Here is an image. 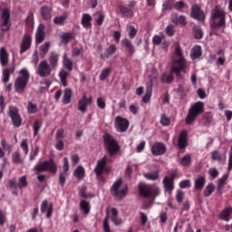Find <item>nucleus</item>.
Listing matches in <instances>:
<instances>
[{"mask_svg":"<svg viewBox=\"0 0 232 232\" xmlns=\"http://www.w3.org/2000/svg\"><path fill=\"white\" fill-rule=\"evenodd\" d=\"M28 186V181L26 180V176H23L18 180V188L23 189V188H26Z\"/></svg>","mask_w":232,"mask_h":232,"instance_id":"obj_57","label":"nucleus"},{"mask_svg":"<svg viewBox=\"0 0 232 232\" xmlns=\"http://www.w3.org/2000/svg\"><path fill=\"white\" fill-rule=\"evenodd\" d=\"M28 113H37V105L34 104L32 102L27 103Z\"/></svg>","mask_w":232,"mask_h":232,"instance_id":"obj_58","label":"nucleus"},{"mask_svg":"<svg viewBox=\"0 0 232 232\" xmlns=\"http://www.w3.org/2000/svg\"><path fill=\"white\" fill-rule=\"evenodd\" d=\"M20 148H22L24 155H28V151H30V149L28 147V140L27 139L22 140V141L20 143Z\"/></svg>","mask_w":232,"mask_h":232,"instance_id":"obj_52","label":"nucleus"},{"mask_svg":"<svg viewBox=\"0 0 232 232\" xmlns=\"http://www.w3.org/2000/svg\"><path fill=\"white\" fill-rule=\"evenodd\" d=\"M49 65L53 70H57L59 66V53L55 52H51L48 57Z\"/></svg>","mask_w":232,"mask_h":232,"instance_id":"obj_21","label":"nucleus"},{"mask_svg":"<svg viewBox=\"0 0 232 232\" xmlns=\"http://www.w3.org/2000/svg\"><path fill=\"white\" fill-rule=\"evenodd\" d=\"M8 115L11 118L14 128H19L23 122L21 115H19V110L15 107H9Z\"/></svg>","mask_w":232,"mask_h":232,"instance_id":"obj_14","label":"nucleus"},{"mask_svg":"<svg viewBox=\"0 0 232 232\" xmlns=\"http://www.w3.org/2000/svg\"><path fill=\"white\" fill-rule=\"evenodd\" d=\"M111 73V68L107 67L103 69L100 74V81H106V77Z\"/></svg>","mask_w":232,"mask_h":232,"instance_id":"obj_54","label":"nucleus"},{"mask_svg":"<svg viewBox=\"0 0 232 232\" xmlns=\"http://www.w3.org/2000/svg\"><path fill=\"white\" fill-rule=\"evenodd\" d=\"M178 146L180 150H184V148L188 146V131L182 130L179 133V136L178 139Z\"/></svg>","mask_w":232,"mask_h":232,"instance_id":"obj_24","label":"nucleus"},{"mask_svg":"<svg viewBox=\"0 0 232 232\" xmlns=\"http://www.w3.org/2000/svg\"><path fill=\"white\" fill-rule=\"evenodd\" d=\"M9 63V55L8 51H6V48L2 47L0 48V64L1 66H8Z\"/></svg>","mask_w":232,"mask_h":232,"instance_id":"obj_28","label":"nucleus"},{"mask_svg":"<svg viewBox=\"0 0 232 232\" xmlns=\"http://www.w3.org/2000/svg\"><path fill=\"white\" fill-rule=\"evenodd\" d=\"M114 128L117 131H120V133H124V131H127L128 128H130V121L128 119L117 116L114 120Z\"/></svg>","mask_w":232,"mask_h":232,"instance_id":"obj_13","label":"nucleus"},{"mask_svg":"<svg viewBox=\"0 0 232 232\" xmlns=\"http://www.w3.org/2000/svg\"><path fill=\"white\" fill-rule=\"evenodd\" d=\"M32 47V35L24 34L20 44V53H24Z\"/></svg>","mask_w":232,"mask_h":232,"instance_id":"obj_19","label":"nucleus"},{"mask_svg":"<svg viewBox=\"0 0 232 232\" xmlns=\"http://www.w3.org/2000/svg\"><path fill=\"white\" fill-rule=\"evenodd\" d=\"M204 112V102H198L190 107L185 119L186 124H193L198 115Z\"/></svg>","mask_w":232,"mask_h":232,"instance_id":"obj_5","label":"nucleus"},{"mask_svg":"<svg viewBox=\"0 0 232 232\" xmlns=\"http://www.w3.org/2000/svg\"><path fill=\"white\" fill-rule=\"evenodd\" d=\"M160 122L162 126H169L171 120L166 114H161Z\"/></svg>","mask_w":232,"mask_h":232,"instance_id":"obj_56","label":"nucleus"},{"mask_svg":"<svg viewBox=\"0 0 232 232\" xmlns=\"http://www.w3.org/2000/svg\"><path fill=\"white\" fill-rule=\"evenodd\" d=\"M213 191H215V185H213L212 183L208 184L205 190H204V196L205 197H211V194L213 193Z\"/></svg>","mask_w":232,"mask_h":232,"instance_id":"obj_53","label":"nucleus"},{"mask_svg":"<svg viewBox=\"0 0 232 232\" xmlns=\"http://www.w3.org/2000/svg\"><path fill=\"white\" fill-rule=\"evenodd\" d=\"M179 188L181 189H186V188H191V180L184 179L179 182Z\"/></svg>","mask_w":232,"mask_h":232,"instance_id":"obj_59","label":"nucleus"},{"mask_svg":"<svg viewBox=\"0 0 232 232\" xmlns=\"http://www.w3.org/2000/svg\"><path fill=\"white\" fill-rule=\"evenodd\" d=\"M173 67H171L170 69V72H162L161 76H160V82H163L164 84H171V82H173V73H175V72L172 71Z\"/></svg>","mask_w":232,"mask_h":232,"instance_id":"obj_27","label":"nucleus"},{"mask_svg":"<svg viewBox=\"0 0 232 232\" xmlns=\"http://www.w3.org/2000/svg\"><path fill=\"white\" fill-rule=\"evenodd\" d=\"M211 28L218 30V28H226V12L222 8L216 6L211 12Z\"/></svg>","mask_w":232,"mask_h":232,"instance_id":"obj_2","label":"nucleus"},{"mask_svg":"<svg viewBox=\"0 0 232 232\" xmlns=\"http://www.w3.org/2000/svg\"><path fill=\"white\" fill-rule=\"evenodd\" d=\"M232 215V208H225L219 215V218H221V220H225V222H229L230 216Z\"/></svg>","mask_w":232,"mask_h":232,"instance_id":"obj_35","label":"nucleus"},{"mask_svg":"<svg viewBox=\"0 0 232 232\" xmlns=\"http://www.w3.org/2000/svg\"><path fill=\"white\" fill-rule=\"evenodd\" d=\"M139 193L143 198L153 197L157 198L160 195V188L157 185H150L144 182L138 184Z\"/></svg>","mask_w":232,"mask_h":232,"instance_id":"obj_4","label":"nucleus"},{"mask_svg":"<svg viewBox=\"0 0 232 232\" xmlns=\"http://www.w3.org/2000/svg\"><path fill=\"white\" fill-rule=\"evenodd\" d=\"M53 70V69L52 68L50 63H48L46 60H44L38 64L36 73L40 77H50V75H52Z\"/></svg>","mask_w":232,"mask_h":232,"instance_id":"obj_10","label":"nucleus"},{"mask_svg":"<svg viewBox=\"0 0 232 232\" xmlns=\"http://www.w3.org/2000/svg\"><path fill=\"white\" fill-rule=\"evenodd\" d=\"M66 19H67L66 14L56 16L55 18H53V23L54 24L63 25L64 24V21H66Z\"/></svg>","mask_w":232,"mask_h":232,"instance_id":"obj_55","label":"nucleus"},{"mask_svg":"<svg viewBox=\"0 0 232 232\" xmlns=\"http://www.w3.org/2000/svg\"><path fill=\"white\" fill-rule=\"evenodd\" d=\"M12 26L10 23V9L1 8L0 6V30L2 32H8Z\"/></svg>","mask_w":232,"mask_h":232,"instance_id":"obj_9","label":"nucleus"},{"mask_svg":"<svg viewBox=\"0 0 232 232\" xmlns=\"http://www.w3.org/2000/svg\"><path fill=\"white\" fill-rule=\"evenodd\" d=\"M190 17H192V19H196V21H200V23H204L206 19V14H204V11L200 9V6L195 5L191 7Z\"/></svg>","mask_w":232,"mask_h":232,"instance_id":"obj_15","label":"nucleus"},{"mask_svg":"<svg viewBox=\"0 0 232 232\" xmlns=\"http://www.w3.org/2000/svg\"><path fill=\"white\" fill-rule=\"evenodd\" d=\"M72 95H73L72 89L67 88L64 90L63 97V104H70V102H72Z\"/></svg>","mask_w":232,"mask_h":232,"instance_id":"obj_36","label":"nucleus"},{"mask_svg":"<svg viewBox=\"0 0 232 232\" xmlns=\"http://www.w3.org/2000/svg\"><path fill=\"white\" fill-rule=\"evenodd\" d=\"M82 24L83 28H86V30L92 28V15L89 14H83L82 16Z\"/></svg>","mask_w":232,"mask_h":232,"instance_id":"obj_33","label":"nucleus"},{"mask_svg":"<svg viewBox=\"0 0 232 232\" xmlns=\"http://www.w3.org/2000/svg\"><path fill=\"white\" fill-rule=\"evenodd\" d=\"M175 54L179 57L178 60H174L172 63V72H175L177 79H183V73H186V59L182 56V49L179 44L175 45Z\"/></svg>","mask_w":232,"mask_h":232,"instance_id":"obj_1","label":"nucleus"},{"mask_svg":"<svg viewBox=\"0 0 232 232\" xmlns=\"http://www.w3.org/2000/svg\"><path fill=\"white\" fill-rule=\"evenodd\" d=\"M41 211L42 213H46V218H50L52 217V213H53V205L50 204L48 206V201L47 200H44L41 204Z\"/></svg>","mask_w":232,"mask_h":232,"instance_id":"obj_26","label":"nucleus"},{"mask_svg":"<svg viewBox=\"0 0 232 232\" xmlns=\"http://www.w3.org/2000/svg\"><path fill=\"white\" fill-rule=\"evenodd\" d=\"M80 209L83 211L84 215H88L90 213V203L86 200L81 201Z\"/></svg>","mask_w":232,"mask_h":232,"instance_id":"obj_49","label":"nucleus"},{"mask_svg":"<svg viewBox=\"0 0 232 232\" xmlns=\"http://www.w3.org/2000/svg\"><path fill=\"white\" fill-rule=\"evenodd\" d=\"M46 34L44 33V25L40 24L37 28L36 34H35V43L36 44H41L43 41H44Z\"/></svg>","mask_w":232,"mask_h":232,"instance_id":"obj_25","label":"nucleus"},{"mask_svg":"<svg viewBox=\"0 0 232 232\" xmlns=\"http://www.w3.org/2000/svg\"><path fill=\"white\" fill-rule=\"evenodd\" d=\"M179 164H180V166H184L185 168L189 166L191 164V155L186 154L184 157L180 158L179 160Z\"/></svg>","mask_w":232,"mask_h":232,"instance_id":"obj_40","label":"nucleus"},{"mask_svg":"<svg viewBox=\"0 0 232 232\" xmlns=\"http://www.w3.org/2000/svg\"><path fill=\"white\" fill-rule=\"evenodd\" d=\"M208 175H210V177L215 179H217V177H218V175H220V172H218V169H217V168H212L208 169Z\"/></svg>","mask_w":232,"mask_h":232,"instance_id":"obj_62","label":"nucleus"},{"mask_svg":"<svg viewBox=\"0 0 232 232\" xmlns=\"http://www.w3.org/2000/svg\"><path fill=\"white\" fill-rule=\"evenodd\" d=\"M34 171L39 175V173H44L49 171L50 173H57V164L53 162V160H45L40 162L34 167Z\"/></svg>","mask_w":232,"mask_h":232,"instance_id":"obj_6","label":"nucleus"},{"mask_svg":"<svg viewBox=\"0 0 232 232\" xmlns=\"http://www.w3.org/2000/svg\"><path fill=\"white\" fill-rule=\"evenodd\" d=\"M151 153L156 156L164 155V153H166V145H164V143L156 142L151 147Z\"/></svg>","mask_w":232,"mask_h":232,"instance_id":"obj_20","label":"nucleus"},{"mask_svg":"<svg viewBox=\"0 0 232 232\" xmlns=\"http://www.w3.org/2000/svg\"><path fill=\"white\" fill-rule=\"evenodd\" d=\"M115 52H117V46L112 44L105 49L104 53H102L100 57L102 61H106V59H110V57L113 55Z\"/></svg>","mask_w":232,"mask_h":232,"instance_id":"obj_23","label":"nucleus"},{"mask_svg":"<svg viewBox=\"0 0 232 232\" xmlns=\"http://www.w3.org/2000/svg\"><path fill=\"white\" fill-rule=\"evenodd\" d=\"M59 77L63 86H68V77H70V71H66V69H62L59 72Z\"/></svg>","mask_w":232,"mask_h":232,"instance_id":"obj_31","label":"nucleus"},{"mask_svg":"<svg viewBox=\"0 0 232 232\" xmlns=\"http://www.w3.org/2000/svg\"><path fill=\"white\" fill-rule=\"evenodd\" d=\"M202 55V47L200 45H195L190 53V57L193 61L198 59Z\"/></svg>","mask_w":232,"mask_h":232,"instance_id":"obj_34","label":"nucleus"},{"mask_svg":"<svg viewBox=\"0 0 232 232\" xmlns=\"http://www.w3.org/2000/svg\"><path fill=\"white\" fill-rule=\"evenodd\" d=\"M82 52H84L82 48L74 47L72 50V57H79V55H82Z\"/></svg>","mask_w":232,"mask_h":232,"instance_id":"obj_61","label":"nucleus"},{"mask_svg":"<svg viewBox=\"0 0 232 232\" xmlns=\"http://www.w3.org/2000/svg\"><path fill=\"white\" fill-rule=\"evenodd\" d=\"M111 193L116 200H121L128 195V187H122V179H118L113 183Z\"/></svg>","mask_w":232,"mask_h":232,"instance_id":"obj_8","label":"nucleus"},{"mask_svg":"<svg viewBox=\"0 0 232 232\" xmlns=\"http://www.w3.org/2000/svg\"><path fill=\"white\" fill-rule=\"evenodd\" d=\"M40 14L44 21H50L52 19V8L46 5L41 7Z\"/></svg>","mask_w":232,"mask_h":232,"instance_id":"obj_30","label":"nucleus"},{"mask_svg":"<svg viewBox=\"0 0 232 232\" xmlns=\"http://www.w3.org/2000/svg\"><path fill=\"white\" fill-rule=\"evenodd\" d=\"M19 74L20 76L14 80V92L23 95L26 90V86H28V81H30V72H28V70L24 68L20 70Z\"/></svg>","mask_w":232,"mask_h":232,"instance_id":"obj_3","label":"nucleus"},{"mask_svg":"<svg viewBox=\"0 0 232 232\" xmlns=\"http://www.w3.org/2000/svg\"><path fill=\"white\" fill-rule=\"evenodd\" d=\"M84 173H85L84 168L82 166H78L75 169L73 175L75 179H77V180H82V179H84Z\"/></svg>","mask_w":232,"mask_h":232,"instance_id":"obj_37","label":"nucleus"},{"mask_svg":"<svg viewBox=\"0 0 232 232\" xmlns=\"http://www.w3.org/2000/svg\"><path fill=\"white\" fill-rule=\"evenodd\" d=\"M103 140H104L105 148L111 157H113L114 155L119 153V151L121 150V147L119 146V143L117 142V140H115V139L111 137V135L105 134L103 136Z\"/></svg>","mask_w":232,"mask_h":232,"instance_id":"obj_7","label":"nucleus"},{"mask_svg":"<svg viewBox=\"0 0 232 232\" xmlns=\"http://www.w3.org/2000/svg\"><path fill=\"white\" fill-rule=\"evenodd\" d=\"M127 31L129 32L130 39H135V37L137 36V28H135V26L133 25H128Z\"/></svg>","mask_w":232,"mask_h":232,"instance_id":"obj_51","label":"nucleus"},{"mask_svg":"<svg viewBox=\"0 0 232 232\" xmlns=\"http://www.w3.org/2000/svg\"><path fill=\"white\" fill-rule=\"evenodd\" d=\"M50 46H52V43L45 42L44 44H42L39 47L41 57H44L48 53V51L50 50Z\"/></svg>","mask_w":232,"mask_h":232,"instance_id":"obj_39","label":"nucleus"},{"mask_svg":"<svg viewBox=\"0 0 232 232\" xmlns=\"http://www.w3.org/2000/svg\"><path fill=\"white\" fill-rule=\"evenodd\" d=\"M206 186V177L201 176L195 180V188L202 189Z\"/></svg>","mask_w":232,"mask_h":232,"instance_id":"obj_44","label":"nucleus"},{"mask_svg":"<svg viewBox=\"0 0 232 232\" xmlns=\"http://www.w3.org/2000/svg\"><path fill=\"white\" fill-rule=\"evenodd\" d=\"M120 12L124 17H131L133 15V10L122 5L120 6Z\"/></svg>","mask_w":232,"mask_h":232,"instance_id":"obj_47","label":"nucleus"},{"mask_svg":"<svg viewBox=\"0 0 232 232\" xmlns=\"http://www.w3.org/2000/svg\"><path fill=\"white\" fill-rule=\"evenodd\" d=\"M228 178L229 174H225L218 180V191H222V189H224V186H226V182L227 181Z\"/></svg>","mask_w":232,"mask_h":232,"instance_id":"obj_41","label":"nucleus"},{"mask_svg":"<svg viewBox=\"0 0 232 232\" xmlns=\"http://www.w3.org/2000/svg\"><path fill=\"white\" fill-rule=\"evenodd\" d=\"M173 22L176 24H180L181 26H186L187 22H186V16L184 15H180V16H177V14L173 15Z\"/></svg>","mask_w":232,"mask_h":232,"instance_id":"obj_46","label":"nucleus"},{"mask_svg":"<svg viewBox=\"0 0 232 232\" xmlns=\"http://www.w3.org/2000/svg\"><path fill=\"white\" fill-rule=\"evenodd\" d=\"M42 127H43V121L37 120L33 126L34 137H37V135H39V130H41Z\"/></svg>","mask_w":232,"mask_h":232,"instance_id":"obj_50","label":"nucleus"},{"mask_svg":"<svg viewBox=\"0 0 232 232\" xmlns=\"http://www.w3.org/2000/svg\"><path fill=\"white\" fill-rule=\"evenodd\" d=\"M121 46L125 48L126 52L129 55H133L135 53V45L131 43V40L125 38L121 40Z\"/></svg>","mask_w":232,"mask_h":232,"instance_id":"obj_22","label":"nucleus"},{"mask_svg":"<svg viewBox=\"0 0 232 232\" xmlns=\"http://www.w3.org/2000/svg\"><path fill=\"white\" fill-rule=\"evenodd\" d=\"M110 219L104 218L103 220V231L104 232H111V229L110 228Z\"/></svg>","mask_w":232,"mask_h":232,"instance_id":"obj_64","label":"nucleus"},{"mask_svg":"<svg viewBox=\"0 0 232 232\" xmlns=\"http://www.w3.org/2000/svg\"><path fill=\"white\" fill-rule=\"evenodd\" d=\"M12 161L14 164H23V162H24V160L21 157L20 151H15L12 155Z\"/></svg>","mask_w":232,"mask_h":232,"instance_id":"obj_43","label":"nucleus"},{"mask_svg":"<svg viewBox=\"0 0 232 232\" xmlns=\"http://www.w3.org/2000/svg\"><path fill=\"white\" fill-rule=\"evenodd\" d=\"M146 93L151 95L153 93V80H150L149 82L146 83Z\"/></svg>","mask_w":232,"mask_h":232,"instance_id":"obj_63","label":"nucleus"},{"mask_svg":"<svg viewBox=\"0 0 232 232\" xmlns=\"http://www.w3.org/2000/svg\"><path fill=\"white\" fill-rule=\"evenodd\" d=\"M92 104V98H88L86 94H83L82 99L78 102V110L81 113H86L88 111V106Z\"/></svg>","mask_w":232,"mask_h":232,"instance_id":"obj_18","label":"nucleus"},{"mask_svg":"<svg viewBox=\"0 0 232 232\" xmlns=\"http://www.w3.org/2000/svg\"><path fill=\"white\" fill-rule=\"evenodd\" d=\"M96 104L100 110H104V108H106V102L102 97L97 98Z\"/></svg>","mask_w":232,"mask_h":232,"instance_id":"obj_60","label":"nucleus"},{"mask_svg":"<svg viewBox=\"0 0 232 232\" xmlns=\"http://www.w3.org/2000/svg\"><path fill=\"white\" fill-rule=\"evenodd\" d=\"M107 220H111L114 226H121L122 225V219L119 218V210L115 208H108L106 209V218Z\"/></svg>","mask_w":232,"mask_h":232,"instance_id":"obj_11","label":"nucleus"},{"mask_svg":"<svg viewBox=\"0 0 232 232\" xmlns=\"http://www.w3.org/2000/svg\"><path fill=\"white\" fill-rule=\"evenodd\" d=\"M14 70H15L14 67H13L12 70L4 69V71H3V77H4L3 82L5 83H6V82H8V81H10V73L11 72L14 73Z\"/></svg>","mask_w":232,"mask_h":232,"instance_id":"obj_48","label":"nucleus"},{"mask_svg":"<svg viewBox=\"0 0 232 232\" xmlns=\"http://www.w3.org/2000/svg\"><path fill=\"white\" fill-rule=\"evenodd\" d=\"M106 162L107 159L106 156H104L102 160L97 161V164L94 168V173L100 182H104V177H102V173H104V169H106Z\"/></svg>","mask_w":232,"mask_h":232,"instance_id":"obj_12","label":"nucleus"},{"mask_svg":"<svg viewBox=\"0 0 232 232\" xmlns=\"http://www.w3.org/2000/svg\"><path fill=\"white\" fill-rule=\"evenodd\" d=\"M63 171L60 174L59 177V183L62 187H64V184H66V178L68 177V171L70 169V163L68 161V158H63Z\"/></svg>","mask_w":232,"mask_h":232,"instance_id":"obj_17","label":"nucleus"},{"mask_svg":"<svg viewBox=\"0 0 232 232\" xmlns=\"http://www.w3.org/2000/svg\"><path fill=\"white\" fill-rule=\"evenodd\" d=\"M72 40H73V34L72 33H63L61 35V44H64V46Z\"/></svg>","mask_w":232,"mask_h":232,"instance_id":"obj_38","label":"nucleus"},{"mask_svg":"<svg viewBox=\"0 0 232 232\" xmlns=\"http://www.w3.org/2000/svg\"><path fill=\"white\" fill-rule=\"evenodd\" d=\"M93 16L96 17L95 22L98 26H102V23H104V14H102L101 11H97L93 14Z\"/></svg>","mask_w":232,"mask_h":232,"instance_id":"obj_45","label":"nucleus"},{"mask_svg":"<svg viewBox=\"0 0 232 232\" xmlns=\"http://www.w3.org/2000/svg\"><path fill=\"white\" fill-rule=\"evenodd\" d=\"M211 160H217L218 162H226V153H221L218 150L211 152Z\"/></svg>","mask_w":232,"mask_h":232,"instance_id":"obj_32","label":"nucleus"},{"mask_svg":"<svg viewBox=\"0 0 232 232\" xmlns=\"http://www.w3.org/2000/svg\"><path fill=\"white\" fill-rule=\"evenodd\" d=\"M143 177L145 179H147V180H152V181H155V180H159L160 179V174H159V171H154V172H148V173H145L143 174Z\"/></svg>","mask_w":232,"mask_h":232,"instance_id":"obj_42","label":"nucleus"},{"mask_svg":"<svg viewBox=\"0 0 232 232\" xmlns=\"http://www.w3.org/2000/svg\"><path fill=\"white\" fill-rule=\"evenodd\" d=\"M162 184L166 193H169V195L171 196L173 189H175V176L165 177L162 180Z\"/></svg>","mask_w":232,"mask_h":232,"instance_id":"obj_16","label":"nucleus"},{"mask_svg":"<svg viewBox=\"0 0 232 232\" xmlns=\"http://www.w3.org/2000/svg\"><path fill=\"white\" fill-rule=\"evenodd\" d=\"M63 68L68 72H72L73 70V61L68 57V53H63Z\"/></svg>","mask_w":232,"mask_h":232,"instance_id":"obj_29","label":"nucleus"}]
</instances>
